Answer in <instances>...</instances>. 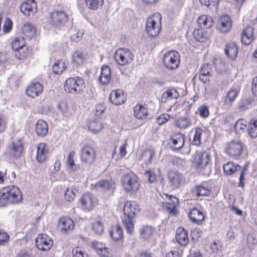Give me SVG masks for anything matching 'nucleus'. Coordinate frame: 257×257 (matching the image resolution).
I'll use <instances>...</instances> for the list:
<instances>
[{"label": "nucleus", "mask_w": 257, "mask_h": 257, "mask_svg": "<svg viewBox=\"0 0 257 257\" xmlns=\"http://www.w3.org/2000/svg\"><path fill=\"white\" fill-rule=\"evenodd\" d=\"M192 157V165L195 170L202 175H207L209 171L210 154L206 152L196 151Z\"/></svg>", "instance_id": "f257e3e1"}, {"label": "nucleus", "mask_w": 257, "mask_h": 257, "mask_svg": "<svg viewBox=\"0 0 257 257\" xmlns=\"http://www.w3.org/2000/svg\"><path fill=\"white\" fill-rule=\"evenodd\" d=\"M162 15L155 13L149 17L145 23L147 33L151 37L154 38L159 35L161 30Z\"/></svg>", "instance_id": "f03ea898"}, {"label": "nucleus", "mask_w": 257, "mask_h": 257, "mask_svg": "<svg viewBox=\"0 0 257 257\" xmlns=\"http://www.w3.org/2000/svg\"><path fill=\"white\" fill-rule=\"evenodd\" d=\"M85 88L84 80L79 77H70L65 83L64 88L66 92L72 94H81Z\"/></svg>", "instance_id": "7ed1b4c3"}, {"label": "nucleus", "mask_w": 257, "mask_h": 257, "mask_svg": "<svg viewBox=\"0 0 257 257\" xmlns=\"http://www.w3.org/2000/svg\"><path fill=\"white\" fill-rule=\"evenodd\" d=\"M121 184L124 190L127 192H136L140 187L137 176L132 172L125 174L121 178Z\"/></svg>", "instance_id": "20e7f679"}, {"label": "nucleus", "mask_w": 257, "mask_h": 257, "mask_svg": "<svg viewBox=\"0 0 257 257\" xmlns=\"http://www.w3.org/2000/svg\"><path fill=\"white\" fill-rule=\"evenodd\" d=\"M114 58L117 64L123 66L130 64L133 61L134 55L129 49L120 48L115 51Z\"/></svg>", "instance_id": "39448f33"}, {"label": "nucleus", "mask_w": 257, "mask_h": 257, "mask_svg": "<svg viewBox=\"0 0 257 257\" xmlns=\"http://www.w3.org/2000/svg\"><path fill=\"white\" fill-rule=\"evenodd\" d=\"M163 60L167 68L174 70L179 66L180 64V55L176 51H170L164 54Z\"/></svg>", "instance_id": "423d86ee"}, {"label": "nucleus", "mask_w": 257, "mask_h": 257, "mask_svg": "<svg viewBox=\"0 0 257 257\" xmlns=\"http://www.w3.org/2000/svg\"><path fill=\"white\" fill-rule=\"evenodd\" d=\"M52 24L56 28L61 29L69 21L68 15L63 11H56L51 14Z\"/></svg>", "instance_id": "0eeeda50"}, {"label": "nucleus", "mask_w": 257, "mask_h": 257, "mask_svg": "<svg viewBox=\"0 0 257 257\" xmlns=\"http://www.w3.org/2000/svg\"><path fill=\"white\" fill-rule=\"evenodd\" d=\"M80 203L83 210L89 211L97 204V199L92 194L85 193L81 196Z\"/></svg>", "instance_id": "6e6552de"}, {"label": "nucleus", "mask_w": 257, "mask_h": 257, "mask_svg": "<svg viewBox=\"0 0 257 257\" xmlns=\"http://www.w3.org/2000/svg\"><path fill=\"white\" fill-rule=\"evenodd\" d=\"M81 160L88 165H91L94 163L96 159V153L94 149L89 146H85L81 150Z\"/></svg>", "instance_id": "1a4fd4ad"}, {"label": "nucleus", "mask_w": 257, "mask_h": 257, "mask_svg": "<svg viewBox=\"0 0 257 257\" xmlns=\"http://www.w3.org/2000/svg\"><path fill=\"white\" fill-rule=\"evenodd\" d=\"M37 247L41 250H49L53 245V241L47 234H40L35 239Z\"/></svg>", "instance_id": "9d476101"}, {"label": "nucleus", "mask_w": 257, "mask_h": 257, "mask_svg": "<svg viewBox=\"0 0 257 257\" xmlns=\"http://www.w3.org/2000/svg\"><path fill=\"white\" fill-rule=\"evenodd\" d=\"M94 187L97 191L101 192L106 196L111 195L113 193L114 189V183L112 181L104 180L96 183Z\"/></svg>", "instance_id": "9b49d317"}, {"label": "nucleus", "mask_w": 257, "mask_h": 257, "mask_svg": "<svg viewBox=\"0 0 257 257\" xmlns=\"http://www.w3.org/2000/svg\"><path fill=\"white\" fill-rule=\"evenodd\" d=\"M5 188L10 204L18 203L22 200L21 192L18 187L11 185Z\"/></svg>", "instance_id": "f8f14e48"}, {"label": "nucleus", "mask_w": 257, "mask_h": 257, "mask_svg": "<svg viewBox=\"0 0 257 257\" xmlns=\"http://www.w3.org/2000/svg\"><path fill=\"white\" fill-rule=\"evenodd\" d=\"M225 151L232 157H239L242 152V143L240 141H232L227 144Z\"/></svg>", "instance_id": "ddd939ff"}, {"label": "nucleus", "mask_w": 257, "mask_h": 257, "mask_svg": "<svg viewBox=\"0 0 257 257\" xmlns=\"http://www.w3.org/2000/svg\"><path fill=\"white\" fill-rule=\"evenodd\" d=\"M73 221L69 217H64L59 219L58 222V229L62 233L66 234L74 229Z\"/></svg>", "instance_id": "4468645a"}, {"label": "nucleus", "mask_w": 257, "mask_h": 257, "mask_svg": "<svg viewBox=\"0 0 257 257\" xmlns=\"http://www.w3.org/2000/svg\"><path fill=\"white\" fill-rule=\"evenodd\" d=\"M23 150V144L20 139L13 140L8 147V152L10 155L15 158H18L21 156Z\"/></svg>", "instance_id": "2eb2a0df"}, {"label": "nucleus", "mask_w": 257, "mask_h": 257, "mask_svg": "<svg viewBox=\"0 0 257 257\" xmlns=\"http://www.w3.org/2000/svg\"><path fill=\"white\" fill-rule=\"evenodd\" d=\"M232 21L227 15H223L220 17L217 23V29L222 33L229 32L231 28Z\"/></svg>", "instance_id": "dca6fc26"}, {"label": "nucleus", "mask_w": 257, "mask_h": 257, "mask_svg": "<svg viewBox=\"0 0 257 257\" xmlns=\"http://www.w3.org/2000/svg\"><path fill=\"white\" fill-rule=\"evenodd\" d=\"M139 210V206L135 202L126 201L123 206L125 216L130 218H134Z\"/></svg>", "instance_id": "f3484780"}, {"label": "nucleus", "mask_w": 257, "mask_h": 257, "mask_svg": "<svg viewBox=\"0 0 257 257\" xmlns=\"http://www.w3.org/2000/svg\"><path fill=\"white\" fill-rule=\"evenodd\" d=\"M20 10L25 16H33L37 11L36 4L34 0H28L22 4Z\"/></svg>", "instance_id": "a211bd4d"}, {"label": "nucleus", "mask_w": 257, "mask_h": 257, "mask_svg": "<svg viewBox=\"0 0 257 257\" xmlns=\"http://www.w3.org/2000/svg\"><path fill=\"white\" fill-rule=\"evenodd\" d=\"M109 99L112 103L118 105L123 103L126 100V97L122 90L117 89L111 91L109 95Z\"/></svg>", "instance_id": "6ab92c4d"}, {"label": "nucleus", "mask_w": 257, "mask_h": 257, "mask_svg": "<svg viewBox=\"0 0 257 257\" xmlns=\"http://www.w3.org/2000/svg\"><path fill=\"white\" fill-rule=\"evenodd\" d=\"M168 179L172 187L178 188L181 185L183 177L182 174L177 171H171L168 174Z\"/></svg>", "instance_id": "aec40b11"}, {"label": "nucleus", "mask_w": 257, "mask_h": 257, "mask_svg": "<svg viewBox=\"0 0 257 257\" xmlns=\"http://www.w3.org/2000/svg\"><path fill=\"white\" fill-rule=\"evenodd\" d=\"M155 230V228L151 225L142 226L139 229L140 238L144 240H150L152 238Z\"/></svg>", "instance_id": "412c9836"}, {"label": "nucleus", "mask_w": 257, "mask_h": 257, "mask_svg": "<svg viewBox=\"0 0 257 257\" xmlns=\"http://www.w3.org/2000/svg\"><path fill=\"white\" fill-rule=\"evenodd\" d=\"M43 90V86L40 83H33L27 87L26 94L30 97H35L41 94Z\"/></svg>", "instance_id": "4be33fe9"}, {"label": "nucleus", "mask_w": 257, "mask_h": 257, "mask_svg": "<svg viewBox=\"0 0 257 257\" xmlns=\"http://www.w3.org/2000/svg\"><path fill=\"white\" fill-rule=\"evenodd\" d=\"M254 39L253 29L251 26H247L243 29L241 33V40L245 45H249Z\"/></svg>", "instance_id": "5701e85b"}, {"label": "nucleus", "mask_w": 257, "mask_h": 257, "mask_svg": "<svg viewBox=\"0 0 257 257\" xmlns=\"http://www.w3.org/2000/svg\"><path fill=\"white\" fill-rule=\"evenodd\" d=\"M188 217L192 222L197 224H201L204 220V215L202 211L196 208H193L188 213Z\"/></svg>", "instance_id": "b1692460"}, {"label": "nucleus", "mask_w": 257, "mask_h": 257, "mask_svg": "<svg viewBox=\"0 0 257 257\" xmlns=\"http://www.w3.org/2000/svg\"><path fill=\"white\" fill-rule=\"evenodd\" d=\"M25 42L23 38L16 37L15 38L11 43V46L13 50L17 51L18 53L20 54L19 58L22 59L26 56L21 54V51L24 49Z\"/></svg>", "instance_id": "393cba45"}, {"label": "nucleus", "mask_w": 257, "mask_h": 257, "mask_svg": "<svg viewBox=\"0 0 257 257\" xmlns=\"http://www.w3.org/2000/svg\"><path fill=\"white\" fill-rule=\"evenodd\" d=\"M211 71L212 69L210 65L208 64H203L201 67L199 72V80L203 83L209 81Z\"/></svg>", "instance_id": "a878e982"}, {"label": "nucleus", "mask_w": 257, "mask_h": 257, "mask_svg": "<svg viewBox=\"0 0 257 257\" xmlns=\"http://www.w3.org/2000/svg\"><path fill=\"white\" fill-rule=\"evenodd\" d=\"M224 52L228 58L234 60L237 55L238 48L234 43L230 42L226 45Z\"/></svg>", "instance_id": "bb28decb"}, {"label": "nucleus", "mask_w": 257, "mask_h": 257, "mask_svg": "<svg viewBox=\"0 0 257 257\" xmlns=\"http://www.w3.org/2000/svg\"><path fill=\"white\" fill-rule=\"evenodd\" d=\"M176 239L181 245H186L188 242V236L186 231L182 227L178 228L176 232Z\"/></svg>", "instance_id": "cd10ccee"}, {"label": "nucleus", "mask_w": 257, "mask_h": 257, "mask_svg": "<svg viewBox=\"0 0 257 257\" xmlns=\"http://www.w3.org/2000/svg\"><path fill=\"white\" fill-rule=\"evenodd\" d=\"M213 20L210 16L202 15L197 19L198 26L202 29H209L213 25Z\"/></svg>", "instance_id": "c85d7f7f"}, {"label": "nucleus", "mask_w": 257, "mask_h": 257, "mask_svg": "<svg viewBox=\"0 0 257 257\" xmlns=\"http://www.w3.org/2000/svg\"><path fill=\"white\" fill-rule=\"evenodd\" d=\"M174 150H180L184 144V136L180 133L174 134L171 138Z\"/></svg>", "instance_id": "c756f323"}, {"label": "nucleus", "mask_w": 257, "mask_h": 257, "mask_svg": "<svg viewBox=\"0 0 257 257\" xmlns=\"http://www.w3.org/2000/svg\"><path fill=\"white\" fill-rule=\"evenodd\" d=\"M111 80V71L107 66H103L101 68V74L99 77V82L103 84H107Z\"/></svg>", "instance_id": "7c9ffc66"}, {"label": "nucleus", "mask_w": 257, "mask_h": 257, "mask_svg": "<svg viewBox=\"0 0 257 257\" xmlns=\"http://www.w3.org/2000/svg\"><path fill=\"white\" fill-rule=\"evenodd\" d=\"M48 149L46 144L40 143L37 147L36 159L39 162L44 161L47 157Z\"/></svg>", "instance_id": "2f4dec72"}, {"label": "nucleus", "mask_w": 257, "mask_h": 257, "mask_svg": "<svg viewBox=\"0 0 257 257\" xmlns=\"http://www.w3.org/2000/svg\"><path fill=\"white\" fill-rule=\"evenodd\" d=\"M135 116L140 119L147 118L148 110L147 107L142 104H138L134 108Z\"/></svg>", "instance_id": "473e14b6"}, {"label": "nucleus", "mask_w": 257, "mask_h": 257, "mask_svg": "<svg viewBox=\"0 0 257 257\" xmlns=\"http://www.w3.org/2000/svg\"><path fill=\"white\" fill-rule=\"evenodd\" d=\"M35 130L38 136L44 137L48 133V124L45 121L39 119L36 124Z\"/></svg>", "instance_id": "72a5a7b5"}, {"label": "nucleus", "mask_w": 257, "mask_h": 257, "mask_svg": "<svg viewBox=\"0 0 257 257\" xmlns=\"http://www.w3.org/2000/svg\"><path fill=\"white\" fill-rule=\"evenodd\" d=\"M210 193V190L203 186H196L192 189L193 197L199 198L201 196H208Z\"/></svg>", "instance_id": "f704fd0d"}, {"label": "nucleus", "mask_w": 257, "mask_h": 257, "mask_svg": "<svg viewBox=\"0 0 257 257\" xmlns=\"http://www.w3.org/2000/svg\"><path fill=\"white\" fill-rule=\"evenodd\" d=\"M241 167L239 165H235L233 162H229L224 164L223 166L224 172L228 175L233 174H237L238 171L240 170Z\"/></svg>", "instance_id": "c9c22d12"}, {"label": "nucleus", "mask_w": 257, "mask_h": 257, "mask_svg": "<svg viewBox=\"0 0 257 257\" xmlns=\"http://www.w3.org/2000/svg\"><path fill=\"white\" fill-rule=\"evenodd\" d=\"M88 127L90 131L96 134L102 130L103 124L99 119H95L89 121Z\"/></svg>", "instance_id": "e433bc0d"}, {"label": "nucleus", "mask_w": 257, "mask_h": 257, "mask_svg": "<svg viewBox=\"0 0 257 257\" xmlns=\"http://www.w3.org/2000/svg\"><path fill=\"white\" fill-rule=\"evenodd\" d=\"M238 90L236 88L230 89L224 97V103L228 106H230L238 95Z\"/></svg>", "instance_id": "4c0bfd02"}, {"label": "nucleus", "mask_w": 257, "mask_h": 257, "mask_svg": "<svg viewBox=\"0 0 257 257\" xmlns=\"http://www.w3.org/2000/svg\"><path fill=\"white\" fill-rule=\"evenodd\" d=\"M109 233L111 238L114 240H119L123 238L122 229L118 225L113 226Z\"/></svg>", "instance_id": "58836bf2"}, {"label": "nucleus", "mask_w": 257, "mask_h": 257, "mask_svg": "<svg viewBox=\"0 0 257 257\" xmlns=\"http://www.w3.org/2000/svg\"><path fill=\"white\" fill-rule=\"evenodd\" d=\"M179 96V94L176 89L174 88L167 90L163 93L162 101L166 102L169 99H176Z\"/></svg>", "instance_id": "ea45409f"}, {"label": "nucleus", "mask_w": 257, "mask_h": 257, "mask_svg": "<svg viewBox=\"0 0 257 257\" xmlns=\"http://www.w3.org/2000/svg\"><path fill=\"white\" fill-rule=\"evenodd\" d=\"M66 67L67 65L64 61L58 60L52 67V71L55 74H61Z\"/></svg>", "instance_id": "a19ab883"}, {"label": "nucleus", "mask_w": 257, "mask_h": 257, "mask_svg": "<svg viewBox=\"0 0 257 257\" xmlns=\"http://www.w3.org/2000/svg\"><path fill=\"white\" fill-rule=\"evenodd\" d=\"M77 191L78 190L74 186L68 187L64 192L65 199L69 202L73 201L76 197L75 194Z\"/></svg>", "instance_id": "79ce46f5"}, {"label": "nucleus", "mask_w": 257, "mask_h": 257, "mask_svg": "<svg viewBox=\"0 0 257 257\" xmlns=\"http://www.w3.org/2000/svg\"><path fill=\"white\" fill-rule=\"evenodd\" d=\"M58 111L63 117H68L70 112L68 107V104L65 100L60 101L57 105Z\"/></svg>", "instance_id": "37998d69"}, {"label": "nucleus", "mask_w": 257, "mask_h": 257, "mask_svg": "<svg viewBox=\"0 0 257 257\" xmlns=\"http://www.w3.org/2000/svg\"><path fill=\"white\" fill-rule=\"evenodd\" d=\"M155 152L154 150H147L143 152L140 159L144 161L145 164L148 165L151 163L152 158L155 156Z\"/></svg>", "instance_id": "c03bdc74"}, {"label": "nucleus", "mask_w": 257, "mask_h": 257, "mask_svg": "<svg viewBox=\"0 0 257 257\" xmlns=\"http://www.w3.org/2000/svg\"><path fill=\"white\" fill-rule=\"evenodd\" d=\"M175 124L180 128L185 129L191 125V121L188 117H181L175 121Z\"/></svg>", "instance_id": "a18cd8bd"}, {"label": "nucleus", "mask_w": 257, "mask_h": 257, "mask_svg": "<svg viewBox=\"0 0 257 257\" xmlns=\"http://www.w3.org/2000/svg\"><path fill=\"white\" fill-rule=\"evenodd\" d=\"M22 33L27 37L32 38L35 35L36 30L31 24L26 23L24 24L22 28Z\"/></svg>", "instance_id": "49530a36"}, {"label": "nucleus", "mask_w": 257, "mask_h": 257, "mask_svg": "<svg viewBox=\"0 0 257 257\" xmlns=\"http://www.w3.org/2000/svg\"><path fill=\"white\" fill-rule=\"evenodd\" d=\"M134 218H130L128 216H124L122 219V224L126 231L128 233H132L134 230Z\"/></svg>", "instance_id": "de8ad7c7"}, {"label": "nucleus", "mask_w": 257, "mask_h": 257, "mask_svg": "<svg viewBox=\"0 0 257 257\" xmlns=\"http://www.w3.org/2000/svg\"><path fill=\"white\" fill-rule=\"evenodd\" d=\"M87 7L91 10H96L101 7L104 0H85Z\"/></svg>", "instance_id": "09e8293b"}, {"label": "nucleus", "mask_w": 257, "mask_h": 257, "mask_svg": "<svg viewBox=\"0 0 257 257\" xmlns=\"http://www.w3.org/2000/svg\"><path fill=\"white\" fill-rule=\"evenodd\" d=\"M247 132L252 138L257 137V120H251L248 123Z\"/></svg>", "instance_id": "8fccbe9b"}, {"label": "nucleus", "mask_w": 257, "mask_h": 257, "mask_svg": "<svg viewBox=\"0 0 257 257\" xmlns=\"http://www.w3.org/2000/svg\"><path fill=\"white\" fill-rule=\"evenodd\" d=\"M75 154L76 153L74 151H71L67 161V167L72 171H76L77 169V166L74 161Z\"/></svg>", "instance_id": "3c124183"}, {"label": "nucleus", "mask_w": 257, "mask_h": 257, "mask_svg": "<svg viewBox=\"0 0 257 257\" xmlns=\"http://www.w3.org/2000/svg\"><path fill=\"white\" fill-rule=\"evenodd\" d=\"M92 229L97 235H100L104 231L103 223L99 220L94 221L91 225Z\"/></svg>", "instance_id": "603ef678"}, {"label": "nucleus", "mask_w": 257, "mask_h": 257, "mask_svg": "<svg viewBox=\"0 0 257 257\" xmlns=\"http://www.w3.org/2000/svg\"><path fill=\"white\" fill-rule=\"evenodd\" d=\"M247 122L243 119H238L234 124L235 132L238 133L244 132L247 126Z\"/></svg>", "instance_id": "864d4df0"}, {"label": "nucleus", "mask_w": 257, "mask_h": 257, "mask_svg": "<svg viewBox=\"0 0 257 257\" xmlns=\"http://www.w3.org/2000/svg\"><path fill=\"white\" fill-rule=\"evenodd\" d=\"M72 60L73 62L79 65L85 61V57L82 52L76 51L72 54Z\"/></svg>", "instance_id": "5fc2aeb1"}, {"label": "nucleus", "mask_w": 257, "mask_h": 257, "mask_svg": "<svg viewBox=\"0 0 257 257\" xmlns=\"http://www.w3.org/2000/svg\"><path fill=\"white\" fill-rule=\"evenodd\" d=\"M10 204L5 188L0 190V206H6Z\"/></svg>", "instance_id": "6e6d98bb"}, {"label": "nucleus", "mask_w": 257, "mask_h": 257, "mask_svg": "<svg viewBox=\"0 0 257 257\" xmlns=\"http://www.w3.org/2000/svg\"><path fill=\"white\" fill-rule=\"evenodd\" d=\"M72 257H89V256L82 247L76 246L72 250Z\"/></svg>", "instance_id": "4d7b16f0"}, {"label": "nucleus", "mask_w": 257, "mask_h": 257, "mask_svg": "<svg viewBox=\"0 0 257 257\" xmlns=\"http://www.w3.org/2000/svg\"><path fill=\"white\" fill-rule=\"evenodd\" d=\"M202 134V130L201 128L197 127L194 136L192 144L196 146H199L201 143V136Z\"/></svg>", "instance_id": "13d9d810"}, {"label": "nucleus", "mask_w": 257, "mask_h": 257, "mask_svg": "<svg viewBox=\"0 0 257 257\" xmlns=\"http://www.w3.org/2000/svg\"><path fill=\"white\" fill-rule=\"evenodd\" d=\"M12 26L13 22L10 18L7 17L4 24L3 32L4 34L9 33L12 30Z\"/></svg>", "instance_id": "bf43d9fd"}, {"label": "nucleus", "mask_w": 257, "mask_h": 257, "mask_svg": "<svg viewBox=\"0 0 257 257\" xmlns=\"http://www.w3.org/2000/svg\"><path fill=\"white\" fill-rule=\"evenodd\" d=\"M256 243L257 239L255 236L252 234H248L247 236V245L248 247L250 249L253 248Z\"/></svg>", "instance_id": "052dcab7"}, {"label": "nucleus", "mask_w": 257, "mask_h": 257, "mask_svg": "<svg viewBox=\"0 0 257 257\" xmlns=\"http://www.w3.org/2000/svg\"><path fill=\"white\" fill-rule=\"evenodd\" d=\"M170 118V116L168 114H162L157 117V121L159 124L162 125L165 123Z\"/></svg>", "instance_id": "680f3d73"}, {"label": "nucleus", "mask_w": 257, "mask_h": 257, "mask_svg": "<svg viewBox=\"0 0 257 257\" xmlns=\"http://www.w3.org/2000/svg\"><path fill=\"white\" fill-rule=\"evenodd\" d=\"M198 110L199 112V114L200 116L202 117H206L209 115V112L208 110V108L205 105H202L200 106L198 109Z\"/></svg>", "instance_id": "e2e57ef3"}, {"label": "nucleus", "mask_w": 257, "mask_h": 257, "mask_svg": "<svg viewBox=\"0 0 257 257\" xmlns=\"http://www.w3.org/2000/svg\"><path fill=\"white\" fill-rule=\"evenodd\" d=\"M202 233V229L200 228L196 227L191 230V235L193 239H197L201 236Z\"/></svg>", "instance_id": "0e129e2a"}, {"label": "nucleus", "mask_w": 257, "mask_h": 257, "mask_svg": "<svg viewBox=\"0 0 257 257\" xmlns=\"http://www.w3.org/2000/svg\"><path fill=\"white\" fill-rule=\"evenodd\" d=\"M145 176L150 183L153 182L156 179L155 174L150 170L146 171Z\"/></svg>", "instance_id": "69168bd1"}, {"label": "nucleus", "mask_w": 257, "mask_h": 257, "mask_svg": "<svg viewBox=\"0 0 257 257\" xmlns=\"http://www.w3.org/2000/svg\"><path fill=\"white\" fill-rule=\"evenodd\" d=\"M237 174L239 175L238 186L242 188L244 186L245 179L244 177L243 170L241 168H240V170L238 171Z\"/></svg>", "instance_id": "338daca9"}, {"label": "nucleus", "mask_w": 257, "mask_h": 257, "mask_svg": "<svg viewBox=\"0 0 257 257\" xmlns=\"http://www.w3.org/2000/svg\"><path fill=\"white\" fill-rule=\"evenodd\" d=\"M181 251L177 249L171 250L166 254V257H180Z\"/></svg>", "instance_id": "774afa93"}]
</instances>
